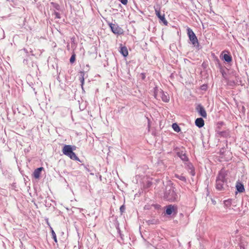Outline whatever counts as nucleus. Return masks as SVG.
<instances>
[{"instance_id": "obj_1", "label": "nucleus", "mask_w": 249, "mask_h": 249, "mask_svg": "<svg viewBox=\"0 0 249 249\" xmlns=\"http://www.w3.org/2000/svg\"><path fill=\"white\" fill-rule=\"evenodd\" d=\"M226 174L224 170H221L218 173L216 180V188L219 191L225 189L227 187L226 180Z\"/></svg>"}, {"instance_id": "obj_2", "label": "nucleus", "mask_w": 249, "mask_h": 249, "mask_svg": "<svg viewBox=\"0 0 249 249\" xmlns=\"http://www.w3.org/2000/svg\"><path fill=\"white\" fill-rule=\"evenodd\" d=\"M154 96L157 99L161 98V100L164 102H168L170 100L168 94L161 89L159 90L157 87L154 88Z\"/></svg>"}, {"instance_id": "obj_3", "label": "nucleus", "mask_w": 249, "mask_h": 249, "mask_svg": "<svg viewBox=\"0 0 249 249\" xmlns=\"http://www.w3.org/2000/svg\"><path fill=\"white\" fill-rule=\"evenodd\" d=\"M62 152L64 155L67 156L71 159L75 160H79V158L72 151L71 145H65L63 148Z\"/></svg>"}, {"instance_id": "obj_4", "label": "nucleus", "mask_w": 249, "mask_h": 249, "mask_svg": "<svg viewBox=\"0 0 249 249\" xmlns=\"http://www.w3.org/2000/svg\"><path fill=\"white\" fill-rule=\"evenodd\" d=\"M164 197L167 200L170 201H176L178 198V195L176 193L174 189L171 187L169 190H167V188H166L164 195Z\"/></svg>"}, {"instance_id": "obj_5", "label": "nucleus", "mask_w": 249, "mask_h": 249, "mask_svg": "<svg viewBox=\"0 0 249 249\" xmlns=\"http://www.w3.org/2000/svg\"><path fill=\"white\" fill-rule=\"evenodd\" d=\"M187 34L189 36V39L191 41L192 44L195 46H198V42L197 38L193 31V30L190 28H188L187 29Z\"/></svg>"}, {"instance_id": "obj_6", "label": "nucleus", "mask_w": 249, "mask_h": 249, "mask_svg": "<svg viewBox=\"0 0 249 249\" xmlns=\"http://www.w3.org/2000/svg\"><path fill=\"white\" fill-rule=\"evenodd\" d=\"M154 8L155 11L156 15L164 25H167L168 22L165 18L164 14H163L162 15L160 14V6L159 5H157L154 6Z\"/></svg>"}, {"instance_id": "obj_7", "label": "nucleus", "mask_w": 249, "mask_h": 249, "mask_svg": "<svg viewBox=\"0 0 249 249\" xmlns=\"http://www.w3.org/2000/svg\"><path fill=\"white\" fill-rule=\"evenodd\" d=\"M109 26L114 34L121 35L123 33V30L117 24L110 23Z\"/></svg>"}, {"instance_id": "obj_8", "label": "nucleus", "mask_w": 249, "mask_h": 249, "mask_svg": "<svg viewBox=\"0 0 249 249\" xmlns=\"http://www.w3.org/2000/svg\"><path fill=\"white\" fill-rule=\"evenodd\" d=\"M196 110L199 114L203 117H207V113L204 108L200 105H198L196 107Z\"/></svg>"}, {"instance_id": "obj_9", "label": "nucleus", "mask_w": 249, "mask_h": 249, "mask_svg": "<svg viewBox=\"0 0 249 249\" xmlns=\"http://www.w3.org/2000/svg\"><path fill=\"white\" fill-rule=\"evenodd\" d=\"M195 124L199 128H201L204 125V121L201 118H197L195 121Z\"/></svg>"}, {"instance_id": "obj_10", "label": "nucleus", "mask_w": 249, "mask_h": 249, "mask_svg": "<svg viewBox=\"0 0 249 249\" xmlns=\"http://www.w3.org/2000/svg\"><path fill=\"white\" fill-rule=\"evenodd\" d=\"M43 169V167H39L37 169H36L34 173H33V176L36 178H38L40 177V173L41 171Z\"/></svg>"}, {"instance_id": "obj_11", "label": "nucleus", "mask_w": 249, "mask_h": 249, "mask_svg": "<svg viewBox=\"0 0 249 249\" xmlns=\"http://www.w3.org/2000/svg\"><path fill=\"white\" fill-rule=\"evenodd\" d=\"M175 210V208L174 206H172L171 205H169L167 206L166 208V213L168 215H170L173 213V212H174Z\"/></svg>"}, {"instance_id": "obj_12", "label": "nucleus", "mask_w": 249, "mask_h": 249, "mask_svg": "<svg viewBox=\"0 0 249 249\" xmlns=\"http://www.w3.org/2000/svg\"><path fill=\"white\" fill-rule=\"evenodd\" d=\"M187 168L192 176H194L195 175L194 168L191 163H187Z\"/></svg>"}, {"instance_id": "obj_13", "label": "nucleus", "mask_w": 249, "mask_h": 249, "mask_svg": "<svg viewBox=\"0 0 249 249\" xmlns=\"http://www.w3.org/2000/svg\"><path fill=\"white\" fill-rule=\"evenodd\" d=\"M236 188L237 191L239 192V193L243 192L245 190L244 185L240 182L237 183L236 185Z\"/></svg>"}, {"instance_id": "obj_14", "label": "nucleus", "mask_w": 249, "mask_h": 249, "mask_svg": "<svg viewBox=\"0 0 249 249\" xmlns=\"http://www.w3.org/2000/svg\"><path fill=\"white\" fill-rule=\"evenodd\" d=\"M120 52L124 57L127 56L128 54L127 49L126 47H121Z\"/></svg>"}, {"instance_id": "obj_15", "label": "nucleus", "mask_w": 249, "mask_h": 249, "mask_svg": "<svg viewBox=\"0 0 249 249\" xmlns=\"http://www.w3.org/2000/svg\"><path fill=\"white\" fill-rule=\"evenodd\" d=\"M178 156L183 161H187L188 158L186 156V154L184 153L183 152H178Z\"/></svg>"}, {"instance_id": "obj_16", "label": "nucleus", "mask_w": 249, "mask_h": 249, "mask_svg": "<svg viewBox=\"0 0 249 249\" xmlns=\"http://www.w3.org/2000/svg\"><path fill=\"white\" fill-rule=\"evenodd\" d=\"M84 75L85 73L84 72H81L79 76V81L81 83V85L82 89H83V86L84 84Z\"/></svg>"}, {"instance_id": "obj_17", "label": "nucleus", "mask_w": 249, "mask_h": 249, "mask_svg": "<svg viewBox=\"0 0 249 249\" xmlns=\"http://www.w3.org/2000/svg\"><path fill=\"white\" fill-rule=\"evenodd\" d=\"M223 59L225 61L227 62H230L232 60L231 57L230 55L227 54H224Z\"/></svg>"}, {"instance_id": "obj_18", "label": "nucleus", "mask_w": 249, "mask_h": 249, "mask_svg": "<svg viewBox=\"0 0 249 249\" xmlns=\"http://www.w3.org/2000/svg\"><path fill=\"white\" fill-rule=\"evenodd\" d=\"M172 128L174 130L177 132H179L180 131V128L179 126L176 123L172 124Z\"/></svg>"}, {"instance_id": "obj_19", "label": "nucleus", "mask_w": 249, "mask_h": 249, "mask_svg": "<svg viewBox=\"0 0 249 249\" xmlns=\"http://www.w3.org/2000/svg\"><path fill=\"white\" fill-rule=\"evenodd\" d=\"M175 177L179 179H180V180H182L183 181H186V178L184 176H182V175H178V174H176L175 175Z\"/></svg>"}, {"instance_id": "obj_20", "label": "nucleus", "mask_w": 249, "mask_h": 249, "mask_svg": "<svg viewBox=\"0 0 249 249\" xmlns=\"http://www.w3.org/2000/svg\"><path fill=\"white\" fill-rule=\"evenodd\" d=\"M51 233H52V237H53L54 241L55 243H57V240L56 234L52 228H51Z\"/></svg>"}, {"instance_id": "obj_21", "label": "nucleus", "mask_w": 249, "mask_h": 249, "mask_svg": "<svg viewBox=\"0 0 249 249\" xmlns=\"http://www.w3.org/2000/svg\"><path fill=\"white\" fill-rule=\"evenodd\" d=\"M75 60V55L74 54H72L70 59V62L71 63H73Z\"/></svg>"}, {"instance_id": "obj_22", "label": "nucleus", "mask_w": 249, "mask_h": 249, "mask_svg": "<svg viewBox=\"0 0 249 249\" xmlns=\"http://www.w3.org/2000/svg\"><path fill=\"white\" fill-rule=\"evenodd\" d=\"M53 15H54L55 18H60V15L58 12H54L53 13Z\"/></svg>"}, {"instance_id": "obj_23", "label": "nucleus", "mask_w": 249, "mask_h": 249, "mask_svg": "<svg viewBox=\"0 0 249 249\" xmlns=\"http://www.w3.org/2000/svg\"><path fill=\"white\" fill-rule=\"evenodd\" d=\"M224 204L227 206H230L231 205V201L229 200H225Z\"/></svg>"}, {"instance_id": "obj_24", "label": "nucleus", "mask_w": 249, "mask_h": 249, "mask_svg": "<svg viewBox=\"0 0 249 249\" xmlns=\"http://www.w3.org/2000/svg\"><path fill=\"white\" fill-rule=\"evenodd\" d=\"M120 212H121V213H123V212H124V210H125V207L124 205H122L120 207Z\"/></svg>"}, {"instance_id": "obj_25", "label": "nucleus", "mask_w": 249, "mask_h": 249, "mask_svg": "<svg viewBox=\"0 0 249 249\" xmlns=\"http://www.w3.org/2000/svg\"><path fill=\"white\" fill-rule=\"evenodd\" d=\"M122 4L125 5L127 3V0H119Z\"/></svg>"}, {"instance_id": "obj_26", "label": "nucleus", "mask_w": 249, "mask_h": 249, "mask_svg": "<svg viewBox=\"0 0 249 249\" xmlns=\"http://www.w3.org/2000/svg\"><path fill=\"white\" fill-rule=\"evenodd\" d=\"M85 168L87 171L89 172L90 171L88 167H86Z\"/></svg>"}, {"instance_id": "obj_27", "label": "nucleus", "mask_w": 249, "mask_h": 249, "mask_svg": "<svg viewBox=\"0 0 249 249\" xmlns=\"http://www.w3.org/2000/svg\"><path fill=\"white\" fill-rule=\"evenodd\" d=\"M205 89V86L203 85V86H202V89Z\"/></svg>"}]
</instances>
